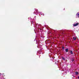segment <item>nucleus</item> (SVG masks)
<instances>
[{"label":"nucleus","mask_w":79,"mask_h":79,"mask_svg":"<svg viewBox=\"0 0 79 79\" xmlns=\"http://www.w3.org/2000/svg\"><path fill=\"white\" fill-rule=\"evenodd\" d=\"M36 11H37V12L38 11V10H36Z\"/></svg>","instance_id":"11"},{"label":"nucleus","mask_w":79,"mask_h":79,"mask_svg":"<svg viewBox=\"0 0 79 79\" xmlns=\"http://www.w3.org/2000/svg\"><path fill=\"white\" fill-rule=\"evenodd\" d=\"M76 16H78V17H79V13H77L76 14Z\"/></svg>","instance_id":"4"},{"label":"nucleus","mask_w":79,"mask_h":79,"mask_svg":"<svg viewBox=\"0 0 79 79\" xmlns=\"http://www.w3.org/2000/svg\"><path fill=\"white\" fill-rule=\"evenodd\" d=\"M75 74H76V75H77V74H78L79 73H78V72H75Z\"/></svg>","instance_id":"6"},{"label":"nucleus","mask_w":79,"mask_h":79,"mask_svg":"<svg viewBox=\"0 0 79 79\" xmlns=\"http://www.w3.org/2000/svg\"><path fill=\"white\" fill-rule=\"evenodd\" d=\"M78 79H79V76H78Z\"/></svg>","instance_id":"12"},{"label":"nucleus","mask_w":79,"mask_h":79,"mask_svg":"<svg viewBox=\"0 0 79 79\" xmlns=\"http://www.w3.org/2000/svg\"><path fill=\"white\" fill-rule=\"evenodd\" d=\"M79 25V23H77L76 24H73V26H77L78 25Z\"/></svg>","instance_id":"2"},{"label":"nucleus","mask_w":79,"mask_h":79,"mask_svg":"<svg viewBox=\"0 0 79 79\" xmlns=\"http://www.w3.org/2000/svg\"><path fill=\"white\" fill-rule=\"evenodd\" d=\"M60 32H61L62 34H64V33L66 32V31H61Z\"/></svg>","instance_id":"1"},{"label":"nucleus","mask_w":79,"mask_h":79,"mask_svg":"<svg viewBox=\"0 0 79 79\" xmlns=\"http://www.w3.org/2000/svg\"><path fill=\"white\" fill-rule=\"evenodd\" d=\"M70 53L71 54H73V51H70Z\"/></svg>","instance_id":"8"},{"label":"nucleus","mask_w":79,"mask_h":79,"mask_svg":"<svg viewBox=\"0 0 79 79\" xmlns=\"http://www.w3.org/2000/svg\"><path fill=\"white\" fill-rule=\"evenodd\" d=\"M62 58L63 60H65V59L64 57H62Z\"/></svg>","instance_id":"7"},{"label":"nucleus","mask_w":79,"mask_h":79,"mask_svg":"<svg viewBox=\"0 0 79 79\" xmlns=\"http://www.w3.org/2000/svg\"><path fill=\"white\" fill-rule=\"evenodd\" d=\"M62 49L63 50H64V47H62Z\"/></svg>","instance_id":"9"},{"label":"nucleus","mask_w":79,"mask_h":79,"mask_svg":"<svg viewBox=\"0 0 79 79\" xmlns=\"http://www.w3.org/2000/svg\"><path fill=\"white\" fill-rule=\"evenodd\" d=\"M73 40H76V38L75 37H73Z\"/></svg>","instance_id":"5"},{"label":"nucleus","mask_w":79,"mask_h":79,"mask_svg":"<svg viewBox=\"0 0 79 79\" xmlns=\"http://www.w3.org/2000/svg\"><path fill=\"white\" fill-rule=\"evenodd\" d=\"M72 61H74V59H73L72 60Z\"/></svg>","instance_id":"10"},{"label":"nucleus","mask_w":79,"mask_h":79,"mask_svg":"<svg viewBox=\"0 0 79 79\" xmlns=\"http://www.w3.org/2000/svg\"><path fill=\"white\" fill-rule=\"evenodd\" d=\"M69 50V49H68V48H66L65 49V52H68Z\"/></svg>","instance_id":"3"}]
</instances>
